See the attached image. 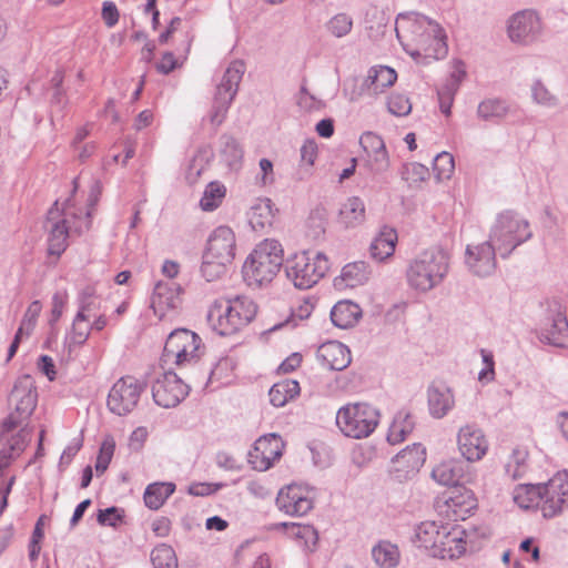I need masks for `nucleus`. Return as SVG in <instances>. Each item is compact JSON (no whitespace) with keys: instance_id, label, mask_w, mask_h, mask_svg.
I'll use <instances>...</instances> for the list:
<instances>
[{"instance_id":"obj_15","label":"nucleus","mask_w":568,"mask_h":568,"mask_svg":"<svg viewBox=\"0 0 568 568\" xmlns=\"http://www.w3.org/2000/svg\"><path fill=\"white\" fill-rule=\"evenodd\" d=\"M447 52V36L438 23V30L424 32L408 54L417 63L428 64L432 61L444 59Z\"/></svg>"},{"instance_id":"obj_3","label":"nucleus","mask_w":568,"mask_h":568,"mask_svg":"<svg viewBox=\"0 0 568 568\" xmlns=\"http://www.w3.org/2000/svg\"><path fill=\"white\" fill-rule=\"evenodd\" d=\"M283 248L278 241L266 239L251 253L243 265L248 285L261 286L271 282L283 265Z\"/></svg>"},{"instance_id":"obj_23","label":"nucleus","mask_w":568,"mask_h":568,"mask_svg":"<svg viewBox=\"0 0 568 568\" xmlns=\"http://www.w3.org/2000/svg\"><path fill=\"white\" fill-rule=\"evenodd\" d=\"M477 508L475 494L466 487H456L445 499L440 511L452 520H465Z\"/></svg>"},{"instance_id":"obj_9","label":"nucleus","mask_w":568,"mask_h":568,"mask_svg":"<svg viewBox=\"0 0 568 568\" xmlns=\"http://www.w3.org/2000/svg\"><path fill=\"white\" fill-rule=\"evenodd\" d=\"M145 384L133 376L119 378L109 390L108 409L118 416H126L136 407Z\"/></svg>"},{"instance_id":"obj_26","label":"nucleus","mask_w":568,"mask_h":568,"mask_svg":"<svg viewBox=\"0 0 568 568\" xmlns=\"http://www.w3.org/2000/svg\"><path fill=\"white\" fill-rule=\"evenodd\" d=\"M210 258H216L232 263L235 256V235L231 227H216L207 240L206 250Z\"/></svg>"},{"instance_id":"obj_41","label":"nucleus","mask_w":568,"mask_h":568,"mask_svg":"<svg viewBox=\"0 0 568 568\" xmlns=\"http://www.w3.org/2000/svg\"><path fill=\"white\" fill-rule=\"evenodd\" d=\"M367 33L373 41H379L387 31L388 16L385 10L373 7L366 14Z\"/></svg>"},{"instance_id":"obj_13","label":"nucleus","mask_w":568,"mask_h":568,"mask_svg":"<svg viewBox=\"0 0 568 568\" xmlns=\"http://www.w3.org/2000/svg\"><path fill=\"white\" fill-rule=\"evenodd\" d=\"M542 22L532 10H523L513 14L507 23V33L511 42L530 44L542 34Z\"/></svg>"},{"instance_id":"obj_16","label":"nucleus","mask_w":568,"mask_h":568,"mask_svg":"<svg viewBox=\"0 0 568 568\" xmlns=\"http://www.w3.org/2000/svg\"><path fill=\"white\" fill-rule=\"evenodd\" d=\"M190 387L174 372H164L152 385L154 402L170 408L180 404L189 394Z\"/></svg>"},{"instance_id":"obj_58","label":"nucleus","mask_w":568,"mask_h":568,"mask_svg":"<svg viewBox=\"0 0 568 568\" xmlns=\"http://www.w3.org/2000/svg\"><path fill=\"white\" fill-rule=\"evenodd\" d=\"M114 448L115 443L112 437H108L103 440L95 463V470L99 475L103 474L108 469Z\"/></svg>"},{"instance_id":"obj_25","label":"nucleus","mask_w":568,"mask_h":568,"mask_svg":"<svg viewBox=\"0 0 568 568\" xmlns=\"http://www.w3.org/2000/svg\"><path fill=\"white\" fill-rule=\"evenodd\" d=\"M447 524L438 523L435 520L422 521L416 526L412 537L413 544L423 549L428 556L436 557L440 539L444 538L443 534Z\"/></svg>"},{"instance_id":"obj_57","label":"nucleus","mask_w":568,"mask_h":568,"mask_svg":"<svg viewBox=\"0 0 568 568\" xmlns=\"http://www.w3.org/2000/svg\"><path fill=\"white\" fill-rule=\"evenodd\" d=\"M87 322L88 320H79L78 314L75 315L71 335L68 337L69 347L72 345H82L87 342L91 332L90 325L87 324Z\"/></svg>"},{"instance_id":"obj_39","label":"nucleus","mask_w":568,"mask_h":568,"mask_svg":"<svg viewBox=\"0 0 568 568\" xmlns=\"http://www.w3.org/2000/svg\"><path fill=\"white\" fill-rule=\"evenodd\" d=\"M175 491L173 483H153L146 486L143 499L148 508L158 510Z\"/></svg>"},{"instance_id":"obj_60","label":"nucleus","mask_w":568,"mask_h":568,"mask_svg":"<svg viewBox=\"0 0 568 568\" xmlns=\"http://www.w3.org/2000/svg\"><path fill=\"white\" fill-rule=\"evenodd\" d=\"M41 308H42V306L39 301H33L29 305V307L22 318L20 327L18 328L19 333L30 335V333L32 332V329L37 323V320L40 315Z\"/></svg>"},{"instance_id":"obj_48","label":"nucleus","mask_w":568,"mask_h":568,"mask_svg":"<svg viewBox=\"0 0 568 568\" xmlns=\"http://www.w3.org/2000/svg\"><path fill=\"white\" fill-rule=\"evenodd\" d=\"M369 252L371 256L377 262L390 257V229L387 225L382 227L378 236L371 243Z\"/></svg>"},{"instance_id":"obj_20","label":"nucleus","mask_w":568,"mask_h":568,"mask_svg":"<svg viewBox=\"0 0 568 568\" xmlns=\"http://www.w3.org/2000/svg\"><path fill=\"white\" fill-rule=\"evenodd\" d=\"M426 460V450L420 444H413L393 458V477L404 481L416 476Z\"/></svg>"},{"instance_id":"obj_42","label":"nucleus","mask_w":568,"mask_h":568,"mask_svg":"<svg viewBox=\"0 0 568 568\" xmlns=\"http://www.w3.org/2000/svg\"><path fill=\"white\" fill-rule=\"evenodd\" d=\"M201 338L191 331L190 341L182 345L178 352H174L166 358V363L173 362L178 366H183L185 364H191L196 362L199 358V349H200Z\"/></svg>"},{"instance_id":"obj_52","label":"nucleus","mask_w":568,"mask_h":568,"mask_svg":"<svg viewBox=\"0 0 568 568\" xmlns=\"http://www.w3.org/2000/svg\"><path fill=\"white\" fill-rule=\"evenodd\" d=\"M211 155V152L206 149H200L196 151L186 171V180L190 183H195L202 172L207 168Z\"/></svg>"},{"instance_id":"obj_1","label":"nucleus","mask_w":568,"mask_h":568,"mask_svg":"<svg viewBox=\"0 0 568 568\" xmlns=\"http://www.w3.org/2000/svg\"><path fill=\"white\" fill-rule=\"evenodd\" d=\"M257 306L247 296L216 300L209 308L207 323L221 336L233 335L256 316Z\"/></svg>"},{"instance_id":"obj_37","label":"nucleus","mask_w":568,"mask_h":568,"mask_svg":"<svg viewBox=\"0 0 568 568\" xmlns=\"http://www.w3.org/2000/svg\"><path fill=\"white\" fill-rule=\"evenodd\" d=\"M300 390V384L294 379H284L274 384L268 392L270 403L274 407H283L290 400L298 396Z\"/></svg>"},{"instance_id":"obj_11","label":"nucleus","mask_w":568,"mask_h":568,"mask_svg":"<svg viewBox=\"0 0 568 568\" xmlns=\"http://www.w3.org/2000/svg\"><path fill=\"white\" fill-rule=\"evenodd\" d=\"M30 439V432L27 428H22L11 436L3 448L0 449V516L8 505V496L16 480V476L6 479L4 470L23 453Z\"/></svg>"},{"instance_id":"obj_45","label":"nucleus","mask_w":568,"mask_h":568,"mask_svg":"<svg viewBox=\"0 0 568 568\" xmlns=\"http://www.w3.org/2000/svg\"><path fill=\"white\" fill-rule=\"evenodd\" d=\"M100 310V300L95 294V290L92 286L83 288L79 295V320H89L91 316H95V313Z\"/></svg>"},{"instance_id":"obj_38","label":"nucleus","mask_w":568,"mask_h":568,"mask_svg":"<svg viewBox=\"0 0 568 568\" xmlns=\"http://www.w3.org/2000/svg\"><path fill=\"white\" fill-rule=\"evenodd\" d=\"M219 153L221 159L231 169L237 168L243 159V149L239 141L227 133L220 136Z\"/></svg>"},{"instance_id":"obj_31","label":"nucleus","mask_w":568,"mask_h":568,"mask_svg":"<svg viewBox=\"0 0 568 568\" xmlns=\"http://www.w3.org/2000/svg\"><path fill=\"white\" fill-rule=\"evenodd\" d=\"M359 143L368 156L372 170L381 171L387 168L388 153L382 136L374 132H365L362 134Z\"/></svg>"},{"instance_id":"obj_2","label":"nucleus","mask_w":568,"mask_h":568,"mask_svg":"<svg viewBox=\"0 0 568 568\" xmlns=\"http://www.w3.org/2000/svg\"><path fill=\"white\" fill-rule=\"evenodd\" d=\"M448 268L447 254L438 247H429L409 262L406 280L410 288L426 293L444 281Z\"/></svg>"},{"instance_id":"obj_21","label":"nucleus","mask_w":568,"mask_h":568,"mask_svg":"<svg viewBox=\"0 0 568 568\" xmlns=\"http://www.w3.org/2000/svg\"><path fill=\"white\" fill-rule=\"evenodd\" d=\"M284 443L276 434H268L260 437L252 452H250L251 463L258 470H267L274 462L282 456Z\"/></svg>"},{"instance_id":"obj_64","label":"nucleus","mask_w":568,"mask_h":568,"mask_svg":"<svg viewBox=\"0 0 568 568\" xmlns=\"http://www.w3.org/2000/svg\"><path fill=\"white\" fill-rule=\"evenodd\" d=\"M534 101L544 106L556 105V98L548 91V89L540 82L536 81L531 87Z\"/></svg>"},{"instance_id":"obj_28","label":"nucleus","mask_w":568,"mask_h":568,"mask_svg":"<svg viewBox=\"0 0 568 568\" xmlns=\"http://www.w3.org/2000/svg\"><path fill=\"white\" fill-rule=\"evenodd\" d=\"M316 356L323 366L333 371H343L352 362L348 347L337 341L322 344L317 349Z\"/></svg>"},{"instance_id":"obj_29","label":"nucleus","mask_w":568,"mask_h":568,"mask_svg":"<svg viewBox=\"0 0 568 568\" xmlns=\"http://www.w3.org/2000/svg\"><path fill=\"white\" fill-rule=\"evenodd\" d=\"M428 409L434 418H443L455 405L452 389L443 383H433L427 390Z\"/></svg>"},{"instance_id":"obj_47","label":"nucleus","mask_w":568,"mask_h":568,"mask_svg":"<svg viewBox=\"0 0 568 568\" xmlns=\"http://www.w3.org/2000/svg\"><path fill=\"white\" fill-rule=\"evenodd\" d=\"M527 459L528 452L526 448H515L505 466L508 476L513 479H518L523 477L528 469Z\"/></svg>"},{"instance_id":"obj_56","label":"nucleus","mask_w":568,"mask_h":568,"mask_svg":"<svg viewBox=\"0 0 568 568\" xmlns=\"http://www.w3.org/2000/svg\"><path fill=\"white\" fill-rule=\"evenodd\" d=\"M191 337V331L186 328H179L173 331L169 337L166 338L162 361L166 363V358L173 354L174 352H178L180 348H182V345L184 343L189 342Z\"/></svg>"},{"instance_id":"obj_46","label":"nucleus","mask_w":568,"mask_h":568,"mask_svg":"<svg viewBox=\"0 0 568 568\" xmlns=\"http://www.w3.org/2000/svg\"><path fill=\"white\" fill-rule=\"evenodd\" d=\"M226 193L225 186L220 182H211L206 185L200 201L203 211H213L220 206Z\"/></svg>"},{"instance_id":"obj_59","label":"nucleus","mask_w":568,"mask_h":568,"mask_svg":"<svg viewBox=\"0 0 568 568\" xmlns=\"http://www.w3.org/2000/svg\"><path fill=\"white\" fill-rule=\"evenodd\" d=\"M325 219L320 211L312 212L307 220V236L314 241L323 239L326 230Z\"/></svg>"},{"instance_id":"obj_34","label":"nucleus","mask_w":568,"mask_h":568,"mask_svg":"<svg viewBox=\"0 0 568 568\" xmlns=\"http://www.w3.org/2000/svg\"><path fill=\"white\" fill-rule=\"evenodd\" d=\"M390 87V67L388 65H375L368 71V75L363 82V90L368 95L378 97L379 94L386 93V90Z\"/></svg>"},{"instance_id":"obj_43","label":"nucleus","mask_w":568,"mask_h":568,"mask_svg":"<svg viewBox=\"0 0 568 568\" xmlns=\"http://www.w3.org/2000/svg\"><path fill=\"white\" fill-rule=\"evenodd\" d=\"M508 113L509 105L500 99H486L477 108V115L483 121H500Z\"/></svg>"},{"instance_id":"obj_40","label":"nucleus","mask_w":568,"mask_h":568,"mask_svg":"<svg viewBox=\"0 0 568 568\" xmlns=\"http://www.w3.org/2000/svg\"><path fill=\"white\" fill-rule=\"evenodd\" d=\"M432 477L439 485L455 486L462 477V466L454 459L444 460L433 468Z\"/></svg>"},{"instance_id":"obj_7","label":"nucleus","mask_w":568,"mask_h":568,"mask_svg":"<svg viewBox=\"0 0 568 568\" xmlns=\"http://www.w3.org/2000/svg\"><path fill=\"white\" fill-rule=\"evenodd\" d=\"M37 399L38 394L33 379L29 375L20 377L9 395V404L14 409L0 425V435L13 430L28 419L37 406Z\"/></svg>"},{"instance_id":"obj_10","label":"nucleus","mask_w":568,"mask_h":568,"mask_svg":"<svg viewBox=\"0 0 568 568\" xmlns=\"http://www.w3.org/2000/svg\"><path fill=\"white\" fill-rule=\"evenodd\" d=\"M443 536L435 557L438 559H458L468 550L473 551L478 547V531L475 528L465 529L462 526L447 524Z\"/></svg>"},{"instance_id":"obj_6","label":"nucleus","mask_w":568,"mask_h":568,"mask_svg":"<svg viewBox=\"0 0 568 568\" xmlns=\"http://www.w3.org/2000/svg\"><path fill=\"white\" fill-rule=\"evenodd\" d=\"M379 423V413L368 404H348L338 409L336 425L351 438L368 437Z\"/></svg>"},{"instance_id":"obj_24","label":"nucleus","mask_w":568,"mask_h":568,"mask_svg":"<svg viewBox=\"0 0 568 568\" xmlns=\"http://www.w3.org/2000/svg\"><path fill=\"white\" fill-rule=\"evenodd\" d=\"M181 293V287L175 283L158 282L151 298L154 314L163 318L169 312L178 310L182 304Z\"/></svg>"},{"instance_id":"obj_63","label":"nucleus","mask_w":568,"mask_h":568,"mask_svg":"<svg viewBox=\"0 0 568 568\" xmlns=\"http://www.w3.org/2000/svg\"><path fill=\"white\" fill-rule=\"evenodd\" d=\"M484 367L478 373V381L481 383H489L495 378V363L494 356L490 351L480 349Z\"/></svg>"},{"instance_id":"obj_51","label":"nucleus","mask_w":568,"mask_h":568,"mask_svg":"<svg viewBox=\"0 0 568 568\" xmlns=\"http://www.w3.org/2000/svg\"><path fill=\"white\" fill-rule=\"evenodd\" d=\"M229 264L231 263L226 261L210 258L209 254L204 253L201 265V274L206 282H214L226 273V267Z\"/></svg>"},{"instance_id":"obj_54","label":"nucleus","mask_w":568,"mask_h":568,"mask_svg":"<svg viewBox=\"0 0 568 568\" xmlns=\"http://www.w3.org/2000/svg\"><path fill=\"white\" fill-rule=\"evenodd\" d=\"M433 170L438 181L448 180L455 171L454 158L448 152H442L434 159Z\"/></svg>"},{"instance_id":"obj_53","label":"nucleus","mask_w":568,"mask_h":568,"mask_svg":"<svg viewBox=\"0 0 568 568\" xmlns=\"http://www.w3.org/2000/svg\"><path fill=\"white\" fill-rule=\"evenodd\" d=\"M415 428V422L408 412H398L393 422V444L406 439Z\"/></svg>"},{"instance_id":"obj_18","label":"nucleus","mask_w":568,"mask_h":568,"mask_svg":"<svg viewBox=\"0 0 568 568\" xmlns=\"http://www.w3.org/2000/svg\"><path fill=\"white\" fill-rule=\"evenodd\" d=\"M313 490L297 484L282 488L276 497L280 510L291 516H304L313 508Z\"/></svg>"},{"instance_id":"obj_44","label":"nucleus","mask_w":568,"mask_h":568,"mask_svg":"<svg viewBox=\"0 0 568 568\" xmlns=\"http://www.w3.org/2000/svg\"><path fill=\"white\" fill-rule=\"evenodd\" d=\"M272 201L270 199L261 200L254 206H252L248 222L253 230L261 231L265 226H271L273 223V210Z\"/></svg>"},{"instance_id":"obj_49","label":"nucleus","mask_w":568,"mask_h":568,"mask_svg":"<svg viewBox=\"0 0 568 568\" xmlns=\"http://www.w3.org/2000/svg\"><path fill=\"white\" fill-rule=\"evenodd\" d=\"M400 176L408 186L419 187L420 184L429 178V170L427 166L417 162L407 163L403 165Z\"/></svg>"},{"instance_id":"obj_35","label":"nucleus","mask_w":568,"mask_h":568,"mask_svg":"<svg viewBox=\"0 0 568 568\" xmlns=\"http://www.w3.org/2000/svg\"><path fill=\"white\" fill-rule=\"evenodd\" d=\"M542 484H520L513 491L515 504L523 509L539 508L542 504Z\"/></svg>"},{"instance_id":"obj_19","label":"nucleus","mask_w":568,"mask_h":568,"mask_svg":"<svg viewBox=\"0 0 568 568\" xmlns=\"http://www.w3.org/2000/svg\"><path fill=\"white\" fill-rule=\"evenodd\" d=\"M67 223L65 214L63 210L59 207V202L55 201L48 211L44 222V227L49 232L48 252L50 255L60 256L65 251L70 229Z\"/></svg>"},{"instance_id":"obj_22","label":"nucleus","mask_w":568,"mask_h":568,"mask_svg":"<svg viewBox=\"0 0 568 568\" xmlns=\"http://www.w3.org/2000/svg\"><path fill=\"white\" fill-rule=\"evenodd\" d=\"M496 251L489 240L477 245H468L465 262L469 271L477 276L490 275L496 268Z\"/></svg>"},{"instance_id":"obj_4","label":"nucleus","mask_w":568,"mask_h":568,"mask_svg":"<svg viewBox=\"0 0 568 568\" xmlns=\"http://www.w3.org/2000/svg\"><path fill=\"white\" fill-rule=\"evenodd\" d=\"M530 237L529 222L513 210L498 213L489 231V241L501 257H507L517 246Z\"/></svg>"},{"instance_id":"obj_14","label":"nucleus","mask_w":568,"mask_h":568,"mask_svg":"<svg viewBox=\"0 0 568 568\" xmlns=\"http://www.w3.org/2000/svg\"><path fill=\"white\" fill-rule=\"evenodd\" d=\"M541 513L552 518L568 507V471H559L542 484Z\"/></svg>"},{"instance_id":"obj_61","label":"nucleus","mask_w":568,"mask_h":568,"mask_svg":"<svg viewBox=\"0 0 568 568\" xmlns=\"http://www.w3.org/2000/svg\"><path fill=\"white\" fill-rule=\"evenodd\" d=\"M124 510L112 506L105 509H100L98 513V523L102 526L116 527L123 520Z\"/></svg>"},{"instance_id":"obj_50","label":"nucleus","mask_w":568,"mask_h":568,"mask_svg":"<svg viewBox=\"0 0 568 568\" xmlns=\"http://www.w3.org/2000/svg\"><path fill=\"white\" fill-rule=\"evenodd\" d=\"M151 561L154 568H178L175 551L166 544H161L152 550Z\"/></svg>"},{"instance_id":"obj_36","label":"nucleus","mask_w":568,"mask_h":568,"mask_svg":"<svg viewBox=\"0 0 568 568\" xmlns=\"http://www.w3.org/2000/svg\"><path fill=\"white\" fill-rule=\"evenodd\" d=\"M339 222L345 227H355L365 221V205L361 197L352 196L339 209Z\"/></svg>"},{"instance_id":"obj_8","label":"nucleus","mask_w":568,"mask_h":568,"mask_svg":"<svg viewBox=\"0 0 568 568\" xmlns=\"http://www.w3.org/2000/svg\"><path fill=\"white\" fill-rule=\"evenodd\" d=\"M244 72V63L239 60L233 61L225 70L221 82L216 85L210 113V122L214 126L221 125L225 120L230 105L237 93Z\"/></svg>"},{"instance_id":"obj_32","label":"nucleus","mask_w":568,"mask_h":568,"mask_svg":"<svg viewBox=\"0 0 568 568\" xmlns=\"http://www.w3.org/2000/svg\"><path fill=\"white\" fill-rule=\"evenodd\" d=\"M369 277V270L365 262H353L346 264L341 275L334 280L335 287L342 290L346 287H356L365 284Z\"/></svg>"},{"instance_id":"obj_30","label":"nucleus","mask_w":568,"mask_h":568,"mask_svg":"<svg viewBox=\"0 0 568 568\" xmlns=\"http://www.w3.org/2000/svg\"><path fill=\"white\" fill-rule=\"evenodd\" d=\"M540 338L557 347H568V322L566 316L558 312L546 318L540 328Z\"/></svg>"},{"instance_id":"obj_17","label":"nucleus","mask_w":568,"mask_h":568,"mask_svg":"<svg viewBox=\"0 0 568 568\" xmlns=\"http://www.w3.org/2000/svg\"><path fill=\"white\" fill-rule=\"evenodd\" d=\"M460 455L469 463L481 460L488 452V439L479 427L474 424L462 426L456 436Z\"/></svg>"},{"instance_id":"obj_33","label":"nucleus","mask_w":568,"mask_h":568,"mask_svg":"<svg viewBox=\"0 0 568 568\" xmlns=\"http://www.w3.org/2000/svg\"><path fill=\"white\" fill-rule=\"evenodd\" d=\"M362 317V308L352 301H339L331 311L332 323L339 328L353 327Z\"/></svg>"},{"instance_id":"obj_55","label":"nucleus","mask_w":568,"mask_h":568,"mask_svg":"<svg viewBox=\"0 0 568 568\" xmlns=\"http://www.w3.org/2000/svg\"><path fill=\"white\" fill-rule=\"evenodd\" d=\"M326 29L333 37L343 38L352 31L353 19L346 13H337L328 20Z\"/></svg>"},{"instance_id":"obj_12","label":"nucleus","mask_w":568,"mask_h":568,"mask_svg":"<svg viewBox=\"0 0 568 568\" xmlns=\"http://www.w3.org/2000/svg\"><path fill=\"white\" fill-rule=\"evenodd\" d=\"M394 30L403 49L408 53L424 32L438 30V22L417 12L399 13Z\"/></svg>"},{"instance_id":"obj_27","label":"nucleus","mask_w":568,"mask_h":568,"mask_svg":"<svg viewBox=\"0 0 568 568\" xmlns=\"http://www.w3.org/2000/svg\"><path fill=\"white\" fill-rule=\"evenodd\" d=\"M466 65L460 60L452 62V71L447 81L437 90L440 111L445 115L450 114V109L462 82L466 79Z\"/></svg>"},{"instance_id":"obj_5","label":"nucleus","mask_w":568,"mask_h":568,"mask_svg":"<svg viewBox=\"0 0 568 568\" xmlns=\"http://www.w3.org/2000/svg\"><path fill=\"white\" fill-rule=\"evenodd\" d=\"M284 267L286 277L296 288L308 290L325 276L329 261L322 252H317L314 257L308 252H302L290 257Z\"/></svg>"},{"instance_id":"obj_62","label":"nucleus","mask_w":568,"mask_h":568,"mask_svg":"<svg viewBox=\"0 0 568 568\" xmlns=\"http://www.w3.org/2000/svg\"><path fill=\"white\" fill-rule=\"evenodd\" d=\"M372 557L377 566L381 568L390 567V542L382 540L372 549Z\"/></svg>"}]
</instances>
